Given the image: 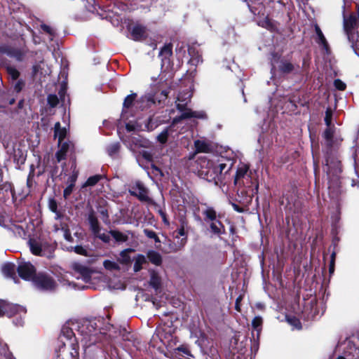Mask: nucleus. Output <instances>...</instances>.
Masks as SVG:
<instances>
[{
    "label": "nucleus",
    "instance_id": "1",
    "mask_svg": "<svg viewBox=\"0 0 359 359\" xmlns=\"http://www.w3.org/2000/svg\"><path fill=\"white\" fill-rule=\"evenodd\" d=\"M102 318L81 319L72 323V328L64 327L60 336L58 348L56 350V359H79V344L72 330H76L81 336L84 352L87 348L100 341L105 331L111 326L101 327Z\"/></svg>",
    "mask_w": 359,
    "mask_h": 359
},
{
    "label": "nucleus",
    "instance_id": "2",
    "mask_svg": "<svg viewBox=\"0 0 359 359\" xmlns=\"http://www.w3.org/2000/svg\"><path fill=\"white\" fill-rule=\"evenodd\" d=\"M126 146L137 156H142L147 161L151 160V154L145 149L150 146V142L137 134L128 136L123 140Z\"/></svg>",
    "mask_w": 359,
    "mask_h": 359
},
{
    "label": "nucleus",
    "instance_id": "3",
    "mask_svg": "<svg viewBox=\"0 0 359 359\" xmlns=\"http://www.w3.org/2000/svg\"><path fill=\"white\" fill-rule=\"evenodd\" d=\"M191 97V94L189 91L181 92L177 95L176 100L177 108L182 113V114L179 118H174L172 122L174 124L176 123L180 118L194 117L201 119H205L207 118V115L203 111H193L191 109L187 108V105L190 101Z\"/></svg>",
    "mask_w": 359,
    "mask_h": 359
},
{
    "label": "nucleus",
    "instance_id": "4",
    "mask_svg": "<svg viewBox=\"0 0 359 359\" xmlns=\"http://www.w3.org/2000/svg\"><path fill=\"white\" fill-rule=\"evenodd\" d=\"M270 0H257L254 3V5L250 6V9L255 15L262 16L263 18L258 20L257 23L259 26L265 27L270 30L276 29L274 22L268 18L269 13L270 12Z\"/></svg>",
    "mask_w": 359,
    "mask_h": 359
},
{
    "label": "nucleus",
    "instance_id": "5",
    "mask_svg": "<svg viewBox=\"0 0 359 359\" xmlns=\"http://www.w3.org/2000/svg\"><path fill=\"white\" fill-rule=\"evenodd\" d=\"M29 245L32 254L38 256H44L48 258L53 256L55 250V247L53 245L35 239H30Z\"/></svg>",
    "mask_w": 359,
    "mask_h": 359
},
{
    "label": "nucleus",
    "instance_id": "6",
    "mask_svg": "<svg viewBox=\"0 0 359 359\" xmlns=\"http://www.w3.org/2000/svg\"><path fill=\"white\" fill-rule=\"evenodd\" d=\"M165 121H160L154 117H149L144 123L136 121L135 123L129 122L126 125V130L129 132L133 130L152 131Z\"/></svg>",
    "mask_w": 359,
    "mask_h": 359
},
{
    "label": "nucleus",
    "instance_id": "7",
    "mask_svg": "<svg viewBox=\"0 0 359 359\" xmlns=\"http://www.w3.org/2000/svg\"><path fill=\"white\" fill-rule=\"evenodd\" d=\"M33 283L36 287L43 291H53L57 287V283L50 276L44 273H39L33 279Z\"/></svg>",
    "mask_w": 359,
    "mask_h": 359
},
{
    "label": "nucleus",
    "instance_id": "8",
    "mask_svg": "<svg viewBox=\"0 0 359 359\" xmlns=\"http://www.w3.org/2000/svg\"><path fill=\"white\" fill-rule=\"evenodd\" d=\"M200 176L208 182L215 181V174L214 172V161L203 158L200 161Z\"/></svg>",
    "mask_w": 359,
    "mask_h": 359
},
{
    "label": "nucleus",
    "instance_id": "9",
    "mask_svg": "<svg viewBox=\"0 0 359 359\" xmlns=\"http://www.w3.org/2000/svg\"><path fill=\"white\" fill-rule=\"evenodd\" d=\"M324 170L327 172V177L330 182L329 188H331V183L338 182L339 175L341 172V163L338 161H332L330 162L328 160L326 161Z\"/></svg>",
    "mask_w": 359,
    "mask_h": 359
},
{
    "label": "nucleus",
    "instance_id": "10",
    "mask_svg": "<svg viewBox=\"0 0 359 359\" xmlns=\"http://www.w3.org/2000/svg\"><path fill=\"white\" fill-rule=\"evenodd\" d=\"M20 277L25 280H32L36 276V269L29 262H21L17 268Z\"/></svg>",
    "mask_w": 359,
    "mask_h": 359
},
{
    "label": "nucleus",
    "instance_id": "11",
    "mask_svg": "<svg viewBox=\"0 0 359 359\" xmlns=\"http://www.w3.org/2000/svg\"><path fill=\"white\" fill-rule=\"evenodd\" d=\"M277 69H278L281 73L287 74L292 71L293 66L290 62L280 60L278 55H273L271 60L272 76L275 75Z\"/></svg>",
    "mask_w": 359,
    "mask_h": 359
},
{
    "label": "nucleus",
    "instance_id": "12",
    "mask_svg": "<svg viewBox=\"0 0 359 359\" xmlns=\"http://www.w3.org/2000/svg\"><path fill=\"white\" fill-rule=\"evenodd\" d=\"M224 161L223 158L214 161V172L215 174V181L214 182L215 183L221 180L222 174L228 172L232 167L233 163L231 161H227V163Z\"/></svg>",
    "mask_w": 359,
    "mask_h": 359
},
{
    "label": "nucleus",
    "instance_id": "13",
    "mask_svg": "<svg viewBox=\"0 0 359 359\" xmlns=\"http://www.w3.org/2000/svg\"><path fill=\"white\" fill-rule=\"evenodd\" d=\"M136 93H132L128 95L124 100L123 110L121 113V117L123 119H128L129 116V114H133L135 110V105L134 104L135 102Z\"/></svg>",
    "mask_w": 359,
    "mask_h": 359
},
{
    "label": "nucleus",
    "instance_id": "14",
    "mask_svg": "<svg viewBox=\"0 0 359 359\" xmlns=\"http://www.w3.org/2000/svg\"><path fill=\"white\" fill-rule=\"evenodd\" d=\"M184 222H182L180 227L175 232V239L177 240L176 243L172 247V252H177L181 250L187 241V236L184 229Z\"/></svg>",
    "mask_w": 359,
    "mask_h": 359
},
{
    "label": "nucleus",
    "instance_id": "15",
    "mask_svg": "<svg viewBox=\"0 0 359 359\" xmlns=\"http://www.w3.org/2000/svg\"><path fill=\"white\" fill-rule=\"evenodd\" d=\"M172 334L169 332H165V330L163 327L158 328L156 333L153 335L151 344L153 346H157L161 348L160 346H158L157 343L155 342L156 339H159L160 341L165 346H168L172 339Z\"/></svg>",
    "mask_w": 359,
    "mask_h": 359
},
{
    "label": "nucleus",
    "instance_id": "16",
    "mask_svg": "<svg viewBox=\"0 0 359 359\" xmlns=\"http://www.w3.org/2000/svg\"><path fill=\"white\" fill-rule=\"evenodd\" d=\"M155 102L154 96L151 94H147L137 100L134 104L135 105V109L142 111L151 107Z\"/></svg>",
    "mask_w": 359,
    "mask_h": 359
},
{
    "label": "nucleus",
    "instance_id": "17",
    "mask_svg": "<svg viewBox=\"0 0 359 359\" xmlns=\"http://www.w3.org/2000/svg\"><path fill=\"white\" fill-rule=\"evenodd\" d=\"M74 269L75 272L78 273L76 276L78 279L81 278L85 282H88L90 280L92 271L87 266L80 264H75L74 265Z\"/></svg>",
    "mask_w": 359,
    "mask_h": 359
},
{
    "label": "nucleus",
    "instance_id": "18",
    "mask_svg": "<svg viewBox=\"0 0 359 359\" xmlns=\"http://www.w3.org/2000/svg\"><path fill=\"white\" fill-rule=\"evenodd\" d=\"M130 191L131 194L137 196L141 201L149 200L147 189L140 182L137 183Z\"/></svg>",
    "mask_w": 359,
    "mask_h": 359
},
{
    "label": "nucleus",
    "instance_id": "19",
    "mask_svg": "<svg viewBox=\"0 0 359 359\" xmlns=\"http://www.w3.org/2000/svg\"><path fill=\"white\" fill-rule=\"evenodd\" d=\"M8 307L11 308V310L12 311L13 313H25L26 310L24 307L18 306V305H8L6 304L3 302H0V316L4 315L6 312L8 311Z\"/></svg>",
    "mask_w": 359,
    "mask_h": 359
},
{
    "label": "nucleus",
    "instance_id": "20",
    "mask_svg": "<svg viewBox=\"0 0 359 359\" xmlns=\"http://www.w3.org/2000/svg\"><path fill=\"white\" fill-rule=\"evenodd\" d=\"M189 55H190V60L189 61L190 65L196 67L203 62L201 54L196 48H189Z\"/></svg>",
    "mask_w": 359,
    "mask_h": 359
},
{
    "label": "nucleus",
    "instance_id": "21",
    "mask_svg": "<svg viewBox=\"0 0 359 359\" xmlns=\"http://www.w3.org/2000/svg\"><path fill=\"white\" fill-rule=\"evenodd\" d=\"M210 229L212 234L220 236L225 233V228L222 223L218 219L209 224Z\"/></svg>",
    "mask_w": 359,
    "mask_h": 359
},
{
    "label": "nucleus",
    "instance_id": "22",
    "mask_svg": "<svg viewBox=\"0 0 359 359\" xmlns=\"http://www.w3.org/2000/svg\"><path fill=\"white\" fill-rule=\"evenodd\" d=\"M15 266L12 263L5 264L2 266V273L7 278H11L16 283Z\"/></svg>",
    "mask_w": 359,
    "mask_h": 359
},
{
    "label": "nucleus",
    "instance_id": "23",
    "mask_svg": "<svg viewBox=\"0 0 359 359\" xmlns=\"http://www.w3.org/2000/svg\"><path fill=\"white\" fill-rule=\"evenodd\" d=\"M88 220L90 224V230L92 231L93 235L101 231V227L100 226L98 220L93 212H90L89 213Z\"/></svg>",
    "mask_w": 359,
    "mask_h": 359
},
{
    "label": "nucleus",
    "instance_id": "24",
    "mask_svg": "<svg viewBox=\"0 0 359 359\" xmlns=\"http://www.w3.org/2000/svg\"><path fill=\"white\" fill-rule=\"evenodd\" d=\"M109 234L115 239L116 242L124 243L129 238V235L131 234L130 231L121 232L116 230H111Z\"/></svg>",
    "mask_w": 359,
    "mask_h": 359
},
{
    "label": "nucleus",
    "instance_id": "25",
    "mask_svg": "<svg viewBox=\"0 0 359 359\" xmlns=\"http://www.w3.org/2000/svg\"><path fill=\"white\" fill-rule=\"evenodd\" d=\"M67 135V128L65 127L62 128L60 123L57 122L54 127V135L55 138L58 139V144H61L62 141Z\"/></svg>",
    "mask_w": 359,
    "mask_h": 359
},
{
    "label": "nucleus",
    "instance_id": "26",
    "mask_svg": "<svg viewBox=\"0 0 359 359\" xmlns=\"http://www.w3.org/2000/svg\"><path fill=\"white\" fill-rule=\"evenodd\" d=\"M203 215L205 216V220L208 222H212L213 221L218 220L219 215H218L216 211L211 207H208L203 212Z\"/></svg>",
    "mask_w": 359,
    "mask_h": 359
},
{
    "label": "nucleus",
    "instance_id": "27",
    "mask_svg": "<svg viewBox=\"0 0 359 359\" xmlns=\"http://www.w3.org/2000/svg\"><path fill=\"white\" fill-rule=\"evenodd\" d=\"M147 263V258L142 255H138L134 258L133 269L135 272L140 271L144 264Z\"/></svg>",
    "mask_w": 359,
    "mask_h": 359
},
{
    "label": "nucleus",
    "instance_id": "28",
    "mask_svg": "<svg viewBox=\"0 0 359 359\" xmlns=\"http://www.w3.org/2000/svg\"><path fill=\"white\" fill-rule=\"evenodd\" d=\"M248 168H249L248 166L245 164H242L238 168V170L236 171V174L235 176V180H234L235 184H238L239 183L240 179L244 177L246 175Z\"/></svg>",
    "mask_w": 359,
    "mask_h": 359
},
{
    "label": "nucleus",
    "instance_id": "29",
    "mask_svg": "<svg viewBox=\"0 0 359 359\" xmlns=\"http://www.w3.org/2000/svg\"><path fill=\"white\" fill-rule=\"evenodd\" d=\"M149 260L155 265H160L162 262V257L161 255L154 250L149 251L147 253Z\"/></svg>",
    "mask_w": 359,
    "mask_h": 359
},
{
    "label": "nucleus",
    "instance_id": "30",
    "mask_svg": "<svg viewBox=\"0 0 359 359\" xmlns=\"http://www.w3.org/2000/svg\"><path fill=\"white\" fill-rule=\"evenodd\" d=\"M194 146L197 152H208L210 150V146L205 140H196Z\"/></svg>",
    "mask_w": 359,
    "mask_h": 359
},
{
    "label": "nucleus",
    "instance_id": "31",
    "mask_svg": "<svg viewBox=\"0 0 359 359\" xmlns=\"http://www.w3.org/2000/svg\"><path fill=\"white\" fill-rule=\"evenodd\" d=\"M357 18L354 15H351L348 18H344V29L349 36V32L356 24Z\"/></svg>",
    "mask_w": 359,
    "mask_h": 359
},
{
    "label": "nucleus",
    "instance_id": "32",
    "mask_svg": "<svg viewBox=\"0 0 359 359\" xmlns=\"http://www.w3.org/2000/svg\"><path fill=\"white\" fill-rule=\"evenodd\" d=\"M144 34V27L142 26H135L131 31V35L134 40L141 39Z\"/></svg>",
    "mask_w": 359,
    "mask_h": 359
},
{
    "label": "nucleus",
    "instance_id": "33",
    "mask_svg": "<svg viewBox=\"0 0 359 359\" xmlns=\"http://www.w3.org/2000/svg\"><path fill=\"white\" fill-rule=\"evenodd\" d=\"M150 285L155 290H158L161 286V278L157 273L152 271L150 277Z\"/></svg>",
    "mask_w": 359,
    "mask_h": 359
},
{
    "label": "nucleus",
    "instance_id": "34",
    "mask_svg": "<svg viewBox=\"0 0 359 359\" xmlns=\"http://www.w3.org/2000/svg\"><path fill=\"white\" fill-rule=\"evenodd\" d=\"M172 55V46L170 44L165 45L159 52V56L161 57L162 60L168 59Z\"/></svg>",
    "mask_w": 359,
    "mask_h": 359
},
{
    "label": "nucleus",
    "instance_id": "35",
    "mask_svg": "<svg viewBox=\"0 0 359 359\" xmlns=\"http://www.w3.org/2000/svg\"><path fill=\"white\" fill-rule=\"evenodd\" d=\"M262 318L260 316H256L252 321V326L254 330L257 332V337H259V333L262 330Z\"/></svg>",
    "mask_w": 359,
    "mask_h": 359
},
{
    "label": "nucleus",
    "instance_id": "36",
    "mask_svg": "<svg viewBox=\"0 0 359 359\" xmlns=\"http://www.w3.org/2000/svg\"><path fill=\"white\" fill-rule=\"evenodd\" d=\"M315 30H316V35L318 37V43L319 44L322 45L324 47V48L327 49V41H326L322 31L320 30V27L318 25H316Z\"/></svg>",
    "mask_w": 359,
    "mask_h": 359
},
{
    "label": "nucleus",
    "instance_id": "37",
    "mask_svg": "<svg viewBox=\"0 0 359 359\" xmlns=\"http://www.w3.org/2000/svg\"><path fill=\"white\" fill-rule=\"evenodd\" d=\"M131 251L130 249L124 250L121 252L118 262L123 264H127L130 262V257L129 256V252Z\"/></svg>",
    "mask_w": 359,
    "mask_h": 359
},
{
    "label": "nucleus",
    "instance_id": "38",
    "mask_svg": "<svg viewBox=\"0 0 359 359\" xmlns=\"http://www.w3.org/2000/svg\"><path fill=\"white\" fill-rule=\"evenodd\" d=\"M68 145L66 142L61 144L60 149L56 153V158L58 162L65 158Z\"/></svg>",
    "mask_w": 359,
    "mask_h": 359
},
{
    "label": "nucleus",
    "instance_id": "39",
    "mask_svg": "<svg viewBox=\"0 0 359 359\" xmlns=\"http://www.w3.org/2000/svg\"><path fill=\"white\" fill-rule=\"evenodd\" d=\"M72 168L73 169L72 175L68 178V184L69 185L74 186L75 185L76 181L77 180L79 175V171L76 170V166L75 163H74L72 165Z\"/></svg>",
    "mask_w": 359,
    "mask_h": 359
},
{
    "label": "nucleus",
    "instance_id": "40",
    "mask_svg": "<svg viewBox=\"0 0 359 359\" xmlns=\"http://www.w3.org/2000/svg\"><path fill=\"white\" fill-rule=\"evenodd\" d=\"M103 266L107 270L109 271H116L119 270L118 264L111 260H105L103 262Z\"/></svg>",
    "mask_w": 359,
    "mask_h": 359
},
{
    "label": "nucleus",
    "instance_id": "41",
    "mask_svg": "<svg viewBox=\"0 0 359 359\" xmlns=\"http://www.w3.org/2000/svg\"><path fill=\"white\" fill-rule=\"evenodd\" d=\"M120 149L118 142H114L107 147V153L109 156H112L118 153Z\"/></svg>",
    "mask_w": 359,
    "mask_h": 359
},
{
    "label": "nucleus",
    "instance_id": "42",
    "mask_svg": "<svg viewBox=\"0 0 359 359\" xmlns=\"http://www.w3.org/2000/svg\"><path fill=\"white\" fill-rule=\"evenodd\" d=\"M170 130V128H167L157 136V140L161 144H165L167 142Z\"/></svg>",
    "mask_w": 359,
    "mask_h": 359
},
{
    "label": "nucleus",
    "instance_id": "43",
    "mask_svg": "<svg viewBox=\"0 0 359 359\" xmlns=\"http://www.w3.org/2000/svg\"><path fill=\"white\" fill-rule=\"evenodd\" d=\"M102 176L100 175L91 176L87 180L83 187L94 186L100 180Z\"/></svg>",
    "mask_w": 359,
    "mask_h": 359
},
{
    "label": "nucleus",
    "instance_id": "44",
    "mask_svg": "<svg viewBox=\"0 0 359 359\" xmlns=\"http://www.w3.org/2000/svg\"><path fill=\"white\" fill-rule=\"evenodd\" d=\"M6 53L10 56L16 58L18 60H21L23 57V53L19 50H8Z\"/></svg>",
    "mask_w": 359,
    "mask_h": 359
},
{
    "label": "nucleus",
    "instance_id": "45",
    "mask_svg": "<svg viewBox=\"0 0 359 359\" xmlns=\"http://www.w3.org/2000/svg\"><path fill=\"white\" fill-rule=\"evenodd\" d=\"M47 100H48V104L52 107H55L59 102L57 95H52V94H50L48 96Z\"/></svg>",
    "mask_w": 359,
    "mask_h": 359
},
{
    "label": "nucleus",
    "instance_id": "46",
    "mask_svg": "<svg viewBox=\"0 0 359 359\" xmlns=\"http://www.w3.org/2000/svg\"><path fill=\"white\" fill-rule=\"evenodd\" d=\"M94 236L100 238L104 243H109L110 241V235L106 233H101V231L95 233Z\"/></svg>",
    "mask_w": 359,
    "mask_h": 359
},
{
    "label": "nucleus",
    "instance_id": "47",
    "mask_svg": "<svg viewBox=\"0 0 359 359\" xmlns=\"http://www.w3.org/2000/svg\"><path fill=\"white\" fill-rule=\"evenodd\" d=\"M334 134V129L331 126H327V128L324 132V137L328 141L331 142Z\"/></svg>",
    "mask_w": 359,
    "mask_h": 359
},
{
    "label": "nucleus",
    "instance_id": "48",
    "mask_svg": "<svg viewBox=\"0 0 359 359\" xmlns=\"http://www.w3.org/2000/svg\"><path fill=\"white\" fill-rule=\"evenodd\" d=\"M49 208H50V210L52 212L56 213V219L60 218V215L57 212V203H56V201L55 200L51 199V200L49 201Z\"/></svg>",
    "mask_w": 359,
    "mask_h": 359
},
{
    "label": "nucleus",
    "instance_id": "49",
    "mask_svg": "<svg viewBox=\"0 0 359 359\" xmlns=\"http://www.w3.org/2000/svg\"><path fill=\"white\" fill-rule=\"evenodd\" d=\"M41 29L46 32V33H48L49 35H50V39L52 40L53 39V37L55 35V31L54 29L50 27V26L48 25H41Z\"/></svg>",
    "mask_w": 359,
    "mask_h": 359
},
{
    "label": "nucleus",
    "instance_id": "50",
    "mask_svg": "<svg viewBox=\"0 0 359 359\" xmlns=\"http://www.w3.org/2000/svg\"><path fill=\"white\" fill-rule=\"evenodd\" d=\"M7 72H8V74L11 76V78L14 80L17 79L18 77L19 76L18 71L13 67H8Z\"/></svg>",
    "mask_w": 359,
    "mask_h": 359
},
{
    "label": "nucleus",
    "instance_id": "51",
    "mask_svg": "<svg viewBox=\"0 0 359 359\" xmlns=\"http://www.w3.org/2000/svg\"><path fill=\"white\" fill-rule=\"evenodd\" d=\"M287 321L290 324H291L292 326H294V328H296V329L301 328L300 322L298 319H297L295 318H287Z\"/></svg>",
    "mask_w": 359,
    "mask_h": 359
},
{
    "label": "nucleus",
    "instance_id": "52",
    "mask_svg": "<svg viewBox=\"0 0 359 359\" xmlns=\"http://www.w3.org/2000/svg\"><path fill=\"white\" fill-rule=\"evenodd\" d=\"M334 86L339 90H344L346 88V84L339 79L334 81Z\"/></svg>",
    "mask_w": 359,
    "mask_h": 359
},
{
    "label": "nucleus",
    "instance_id": "53",
    "mask_svg": "<svg viewBox=\"0 0 359 359\" xmlns=\"http://www.w3.org/2000/svg\"><path fill=\"white\" fill-rule=\"evenodd\" d=\"M74 187V186L69 185V184L68 186L65 189L64 192H63V196L65 199L67 198L70 196V194H72V192L73 191Z\"/></svg>",
    "mask_w": 359,
    "mask_h": 359
},
{
    "label": "nucleus",
    "instance_id": "54",
    "mask_svg": "<svg viewBox=\"0 0 359 359\" xmlns=\"http://www.w3.org/2000/svg\"><path fill=\"white\" fill-rule=\"evenodd\" d=\"M74 251L77 254L87 255V250L82 246H76L74 248Z\"/></svg>",
    "mask_w": 359,
    "mask_h": 359
},
{
    "label": "nucleus",
    "instance_id": "55",
    "mask_svg": "<svg viewBox=\"0 0 359 359\" xmlns=\"http://www.w3.org/2000/svg\"><path fill=\"white\" fill-rule=\"evenodd\" d=\"M62 230L63 231V233H64L63 236H64L65 238L68 241H72V237L71 233L69 232V229L62 227Z\"/></svg>",
    "mask_w": 359,
    "mask_h": 359
},
{
    "label": "nucleus",
    "instance_id": "56",
    "mask_svg": "<svg viewBox=\"0 0 359 359\" xmlns=\"http://www.w3.org/2000/svg\"><path fill=\"white\" fill-rule=\"evenodd\" d=\"M331 118H332V112L329 110H327L325 117V121L327 126H330L331 125Z\"/></svg>",
    "mask_w": 359,
    "mask_h": 359
},
{
    "label": "nucleus",
    "instance_id": "57",
    "mask_svg": "<svg viewBox=\"0 0 359 359\" xmlns=\"http://www.w3.org/2000/svg\"><path fill=\"white\" fill-rule=\"evenodd\" d=\"M144 233L149 238H153L154 239V238H156V234L153 231L148 230V229H144Z\"/></svg>",
    "mask_w": 359,
    "mask_h": 359
},
{
    "label": "nucleus",
    "instance_id": "58",
    "mask_svg": "<svg viewBox=\"0 0 359 359\" xmlns=\"http://www.w3.org/2000/svg\"><path fill=\"white\" fill-rule=\"evenodd\" d=\"M100 212L103 216L102 219H103L104 222H107V219H108L107 211L106 210H102Z\"/></svg>",
    "mask_w": 359,
    "mask_h": 359
},
{
    "label": "nucleus",
    "instance_id": "59",
    "mask_svg": "<svg viewBox=\"0 0 359 359\" xmlns=\"http://www.w3.org/2000/svg\"><path fill=\"white\" fill-rule=\"evenodd\" d=\"M241 296H239L237 299H236V304H235V308L236 309L239 311H240V302L241 301Z\"/></svg>",
    "mask_w": 359,
    "mask_h": 359
},
{
    "label": "nucleus",
    "instance_id": "60",
    "mask_svg": "<svg viewBox=\"0 0 359 359\" xmlns=\"http://www.w3.org/2000/svg\"><path fill=\"white\" fill-rule=\"evenodd\" d=\"M232 206H233V209H234L236 211L238 212H241L243 211V210H242V209H241V208H239L236 204H235V203H232Z\"/></svg>",
    "mask_w": 359,
    "mask_h": 359
},
{
    "label": "nucleus",
    "instance_id": "61",
    "mask_svg": "<svg viewBox=\"0 0 359 359\" xmlns=\"http://www.w3.org/2000/svg\"><path fill=\"white\" fill-rule=\"evenodd\" d=\"M161 96L163 99H166L168 96V92L166 90H163L161 92Z\"/></svg>",
    "mask_w": 359,
    "mask_h": 359
},
{
    "label": "nucleus",
    "instance_id": "62",
    "mask_svg": "<svg viewBox=\"0 0 359 359\" xmlns=\"http://www.w3.org/2000/svg\"><path fill=\"white\" fill-rule=\"evenodd\" d=\"M161 218H162L163 222L165 224L169 225V221L168 220V219H167V217H166V215H165V216H163V217H161Z\"/></svg>",
    "mask_w": 359,
    "mask_h": 359
},
{
    "label": "nucleus",
    "instance_id": "63",
    "mask_svg": "<svg viewBox=\"0 0 359 359\" xmlns=\"http://www.w3.org/2000/svg\"><path fill=\"white\" fill-rule=\"evenodd\" d=\"M256 307L260 310L264 309V304L262 303H257L256 304Z\"/></svg>",
    "mask_w": 359,
    "mask_h": 359
},
{
    "label": "nucleus",
    "instance_id": "64",
    "mask_svg": "<svg viewBox=\"0 0 359 359\" xmlns=\"http://www.w3.org/2000/svg\"><path fill=\"white\" fill-rule=\"evenodd\" d=\"M289 104H292V107H296V104H295V100H292V99H289Z\"/></svg>",
    "mask_w": 359,
    "mask_h": 359
}]
</instances>
